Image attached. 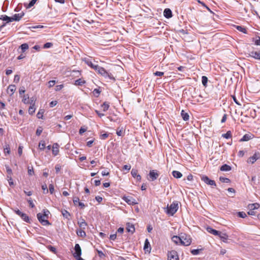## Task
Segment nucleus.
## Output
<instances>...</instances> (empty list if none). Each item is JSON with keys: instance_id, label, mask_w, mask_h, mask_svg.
I'll list each match as a JSON object with an SVG mask.
<instances>
[{"instance_id": "5fc2aeb1", "label": "nucleus", "mask_w": 260, "mask_h": 260, "mask_svg": "<svg viewBox=\"0 0 260 260\" xmlns=\"http://www.w3.org/2000/svg\"><path fill=\"white\" fill-rule=\"evenodd\" d=\"M27 202L29 203V206L31 208H32L35 207V204L33 203V202L31 198H29V199H28Z\"/></svg>"}, {"instance_id": "393cba45", "label": "nucleus", "mask_w": 260, "mask_h": 260, "mask_svg": "<svg viewBox=\"0 0 260 260\" xmlns=\"http://www.w3.org/2000/svg\"><path fill=\"white\" fill-rule=\"evenodd\" d=\"M172 175L174 178L177 179L180 178L182 176V173L178 171H173L172 172Z\"/></svg>"}, {"instance_id": "e2e57ef3", "label": "nucleus", "mask_w": 260, "mask_h": 260, "mask_svg": "<svg viewBox=\"0 0 260 260\" xmlns=\"http://www.w3.org/2000/svg\"><path fill=\"white\" fill-rule=\"evenodd\" d=\"M164 74V72H159V71H157V72H155L154 73V75L155 76H160V77L163 76Z\"/></svg>"}, {"instance_id": "5701e85b", "label": "nucleus", "mask_w": 260, "mask_h": 260, "mask_svg": "<svg viewBox=\"0 0 260 260\" xmlns=\"http://www.w3.org/2000/svg\"><path fill=\"white\" fill-rule=\"evenodd\" d=\"M172 240L176 244H179L181 243V237H180L177 236H174L172 238Z\"/></svg>"}, {"instance_id": "4468645a", "label": "nucleus", "mask_w": 260, "mask_h": 260, "mask_svg": "<svg viewBox=\"0 0 260 260\" xmlns=\"http://www.w3.org/2000/svg\"><path fill=\"white\" fill-rule=\"evenodd\" d=\"M218 236L219 237V238H220V239L224 243H228V239H229V236L228 235L226 234V233H222V232H220Z\"/></svg>"}, {"instance_id": "49530a36", "label": "nucleus", "mask_w": 260, "mask_h": 260, "mask_svg": "<svg viewBox=\"0 0 260 260\" xmlns=\"http://www.w3.org/2000/svg\"><path fill=\"white\" fill-rule=\"evenodd\" d=\"M43 111L42 110H40L38 113H37V117L39 118V119H43Z\"/></svg>"}, {"instance_id": "1a4fd4ad", "label": "nucleus", "mask_w": 260, "mask_h": 260, "mask_svg": "<svg viewBox=\"0 0 260 260\" xmlns=\"http://www.w3.org/2000/svg\"><path fill=\"white\" fill-rule=\"evenodd\" d=\"M123 199L126 203L130 205H134L138 204L136 200L132 197H124Z\"/></svg>"}, {"instance_id": "f704fd0d", "label": "nucleus", "mask_w": 260, "mask_h": 260, "mask_svg": "<svg viewBox=\"0 0 260 260\" xmlns=\"http://www.w3.org/2000/svg\"><path fill=\"white\" fill-rule=\"evenodd\" d=\"M101 107L103 108L104 111H106L109 108V104L107 102H104L102 105Z\"/></svg>"}, {"instance_id": "de8ad7c7", "label": "nucleus", "mask_w": 260, "mask_h": 260, "mask_svg": "<svg viewBox=\"0 0 260 260\" xmlns=\"http://www.w3.org/2000/svg\"><path fill=\"white\" fill-rule=\"evenodd\" d=\"M238 216L241 218H245L247 216L245 212L241 211L238 212Z\"/></svg>"}, {"instance_id": "2f4dec72", "label": "nucleus", "mask_w": 260, "mask_h": 260, "mask_svg": "<svg viewBox=\"0 0 260 260\" xmlns=\"http://www.w3.org/2000/svg\"><path fill=\"white\" fill-rule=\"evenodd\" d=\"M20 48L21 49L22 52L23 53L28 49V45L26 43H24L20 46Z\"/></svg>"}, {"instance_id": "a211bd4d", "label": "nucleus", "mask_w": 260, "mask_h": 260, "mask_svg": "<svg viewBox=\"0 0 260 260\" xmlns=\"http://www.w3.org/2000/svg\"><path fill=\"white\" fill-rule=\"evenodd\" d=\"M164 15L167 18H170L172 17V13L171 9L166 8L164 11Z\"/></svg>"}, {"instance_id": "680f3d73", "label": "nucleus", "mask_w": 260, "mask_h": 260, "mask_svg": "<svg viewBox=\"0 0 260 260\" xmlns=\"http://www.w3.org/2000/svg\"><path fill=\"white\" fill-rule=\"evenodd\" d=\"M200 249H193L191 250V253L193 255H197L199 253Z\"/></svg>"}, {"instance_id": "423d86ee", "label": "nucleus", "mask_w": 260, "mask_h": 260, "mask_svg": "<svg viewBox=\"0 0 260 260\" xmlns=\"http://www.w3.org/2000/svg\"><path fill=\"white\" fill-rule=\"evenodd\" d=\"M191 243V240L189 236L184 235L181 236V244L184 246H188Z\"/></svg>"}, {"instance_id": "f03ea898", "label": "nucleus", "mask_w": 260, "mask_h": 260, "mask_svg": "<svg viewBox=\"0 0 260 260\" xmlns=\"http://www.w3.org/2000/svg\"><path fill=\"white\" fill-rule=\"evenodd\" d=\"M94 70L100 75L103 76L105 78H109L111 80H115V78L111 73L108 72L106 70L99 65L94 67Z\"/></svg>"}, {"instance_id": "58836bf2", "label": "nucleus", "mask_w": 260, "mask_h": 260, "mask_svg": "<svg viewBox=\"0 0 260 260\" xmlns=\"http://www.w3.org/2000/svg\"><path fill=\"white\" fill-rule=\"evenodd\" d=\"M236 28L240 31L242 32L244 34H247V30L245 28L241 26H237Z\"/></svg>"}, {"instance_id": "7c9ffc66", "label": "nucleus", "mask_w": 260, "mask_h": 260, "mask_svg": "<svg viewBox=\"0 0 260 260\" xmlns=\"http://www.w3.org/2000/svg\"><path fill=\"white\" fill-rule=\"evenodd\" d=\"M4 153L5 155L10 153V147L9 145L6 144L4 147Z\"/></svg>"}, {"instance_id": "f257e3e1", "label": "nucleus", "mask_w": 260, "mask_h": 260, "mask_svg": "<svg viewBox=\"0 0 260 260\" xmlns=\"http://www.w3.org/2000/svg\"><path fill=\"white\" fill-rule=\"evenodd\" d=\"M43 213H39L37 216L39 222L43 225H50V223L47 220L49 218V214L50 212L47 209L43 210Z\"/></svg>"}, {"instance_id": "6ab92c4d", "label": "nucleus", "mask_w": 260, "mask_h": 260, "mask_svg": "<svg viewBox=\"0 0 260 260\" xmlns=\"http://www.w3.org/2000/svg\"><path fill=\"white\" fill-rule=\"evenodd\" d=\"M144 250L146 252H150L151 250V246L149 243V242L147 239H146L145 241L144 246Z\"/></svg>"}, {"instance_id": "338daca9", "label": "nucleus", "mask_w": 260, "mask_h": 260, "mask_svg": "<svg viewBox=\"0 0 260 260\" xmlns=\"http://www.w3.org/2000/svg\"><path fill=\"white\" fill-rule=\"evenodd\" d=\"M57 104V102L56 101H52L51 102H50V103L49 104L50 107H53L55 106H56Z\"/></svg>"}, {"instance_id": "b1692460", "label": "nucleus", "mask_w": 260, "mask_h": 260, "mask_svg": "<svg viewBox=\"0 0 260 260\" xmlns=\"http://www.w3.org/2000/svg\"><path fill=\"white\" fill-rule=\"evenodd\" d=\"M181 115L184 121H187L189 120V116L187 113L185 112L184 110H182L181 111Z\"/></svg>"}, {"instance_id": "79ce46f5", "label": "nucleus", "mask_w": 260, "mask_h": 260, "mask_svg": "<svg viewBox=\"0 0 260 260\" xmlns=\"http://www.w3.org/2000/svg\"><path fill=\"white\" fill-rule=\"evenodd\" d=\"M219 180L220 181L224 182V183H229L231 182V180L229 178H224V177H220L219 178Z\"/></svg>"}, {"instance_id": "3c124183", "label": "nucleus", "mask_w": 260, "mask_h": 260, "mask_svg": "<svg viewBox=\"0 0 260 260\" xmlns=\"http://www.w3.org/2000/svg\"><path fill=\"white\" fill-rule=\"evenodd\" d=\"M42 189L43 190L44 193H47L48 192V189L47 188V186L46 184H44L42 185Z\"/></svg>"}, {"instance_id": "2eb2a0df", "label": "nucleus", "mask_w": 260, "mask_h": 260, "mask_svg": "<svg viewBox=\"0 0 260 260\" xmlns=\"http://www.w3.org/2000/svg\"><path fill=\"white\" fill-rule=\"evenodd\" d=\"M24 13L22 12L21 13L15 14L11 17V19L12 21H19L21 18L24 16Z\"/></svg>"}, {"instance_id": "cd10ccee", "label": "nucleus", "mask_w": 260, "mask_h": 260, "mask_svg": "<svg viewBox=\"0 0 260 260\" xmlns=\"http://www.w3.org/2000/svg\"><path fill=\"white\" fill-rule=\"evenodd\" d=\"M220 169L222 171H229L231 170V167L226 164H224L220 167Z\"/></svg>"}, {"instance_id": "bb28decb", "label": "nucleus", "mask_w": 260, "mask_h": 260, "mask_svg": "<svg viewBox=\"0 0 260 260\" xmlns=\"http://www.w3.org/2000/svg\"><path fill=\"white\" fill-rule=\"evenodd\" d=\"M0 19L3 20V21H6L7 23L10 22H12L11 19V17H9L7 15H2L1 17H0Z\"/></svg>"}, {"instance_id": "72a5a7b5", "label": "nucleus", "mask_w": 260, "mask_h": 260, "mask_svg": "<svg viewBox=\"0 0 260 260\" xmlns=\"http://www.w3.org/2000/svg\"><path fill=\"white\" fill-rule=\"evenodd\" d=\"M251 139V136L249 134H245L240 140V141H247Z\"/></svg>"}, {"instance_id": "20e7f679", "label": "nucleus", "mask_w": 260, "mask_h": 260, "mask_svg": "<svg viewBox=\"0 0 260 260\" xmlns=\"http://www.w3.org/2000/svg\"><path fill=\"white\" fill-rule=\"evenodd\" d=\"M14 211L17 215L19 216L22 218V219H23L24 221L27 223H30V219L26 214L22 213L19 209H15Z\"/></svg>"}, {"instance_id": "c756f323", "label": "nucleus", "mask_w": 260, "mask_h": 260, "mask_svg": "<svg viewBox=\"0 0 260 260\" xmlns=\"http://www.w3.org/2000/svg\"><path fill=\"white\" fill-rule=\"evenodd\" d=\"M259 206L260 205L258 203L251 204L248 205L249 208H250L251 210L258 209L259 207Z\"/></svg>"}, {"instance_id": "f8f14e48", "label": "nucleus", "mask_w": 260, "mask_h": 260, "mask_svg": "<svg viewBox=\"0 0 260 260\" xmlns=\"http://www.w3.org/2000/svg\"><path fill=\"white\" fill-rule=\"evenodd\" d=\"M82 60L88 66L91 67L92 69L94 70V67H97L98 65H94L91 59L88 57H85L82 59Z\"/></svg>"}, {"instance_id": "a878e982", "label": "nucleus", "mask_w": 260, "mask_h": 260, "mask_svg": "<svg viewBox=\"0 0 260 260\" xmlns=\"http://www.w3.org/2000/svg\"><path fill=\"white\" fill-rule=\"evenodd\" d=\"M84 229H81L78 230L76 231V233L78 236H80L81 237H85L86 236V233L84 231Z\"/></svg>"}, {"instance_id": "603ef678", "label": "nucleus", "mask_w": 260, "mask_h": 260, "mask_svg": "<svg viewBox=\"0 0 260 260\" xmlns=\"http://www.w3.org/2000/svg\"><path fill=\"white\" fill-rule=\"evenodd\" d=\"M53 45V44L52 43H50V42H48V43H45L44 45V48H50L51 47H52Z\"/></svg>"}, {"instance_id": "6e6d98bb", "label": "nucleus", "mask_w": 260, "mask_h": 260, "mask_svg": "<svg viewBox=\"0 0 260 260\" xmlns=\"http://www.w3.org/2000/svg\"><path fill=\"white\" fill-rule=\"evenodd\" d=\"M61 168V166L59 164H57L55 167L56 173H58L60 171Z\"/></svg>"}, {"instance_id": "9d476101", "label": "nucleus", "mask_w": 260, "mask_h": 260, "mask_svg": "<svg viewBox=\"0 0 260 260\" xmlns=\"http://www.w3.org/2000/svg\"><path fill=\"white\" fill-rule=\"evenodd\" d=\"M260 158V153L256 152L252 156L250 157L248 160V162H251V164L254 163L257 159Z\"/></svg>"}, {"instance_id": "e433bc0d", "label": "nucleus", "mask_w": 260, "mask_h": 260, "mask_svg": "<svg viewBox=\"0 0 260 260\" xmlns=\"http://www.w3.org/2000/svg\"><path fill=\"white\" fill-rule=\"evenodd\" d=\"M85 83V81L84 80H82L81 79H79L75 81V85H82Z\"/></svg>"}, {"instance_id": "4d7b16f0", "label": "nucleus", "mask_w": 260, "mask_h": 260, "mask_svg": "<svg viewBox=\"0 0 260 260\" xmlns=\"http://www.w3.org/2000/svg\"><path fill=\"white\" fill-rule=\"evenodd\" d=\"M34 174V169L32 167L31 168H28V174L30 176Z\"/></svg>"}, {"instance_id": "4c0bfd02", "label": "nucleus", "mask_w": 260, "mask_h": 260, "mask_svg": "<svg viewBox=\"0 0 260 260\" xmlns=\"http://www.w3.org/2000/svg\"><path fill=\"white\" fill-rule=\"evenodd\" d=\"M222 136L225 139H229L232 137L231 131H228L225 134L222 135Z\"/></svg>"}, {"instance_id": "ea45409f", "label": "nucleus", "mask_w": 260, "mask_h": 260, "mask_svg": "<svg viewBox=\"0 0 260 260\" xmlns=\"http://www.w3.org/2000/svg\"><path fill=\"white\" fill-rule=\"evenodd\" d=\"M39 147L40 150H43L45 147V143L44 141H41L39 144Z\"/></svg>"}, {"instance_id": "09e8293b", "label": "nucleus", "mask_w": 260, "mask_h": 260, "mask_svg": "<svg viewBox=\"0 0 260 260\" xmlns=\"http://www.w3.org/2000/svg\"><path fill=\"white\" fill-rule=\"evenodd\" d=\"M5 167H6L7 172L8 173L7 175L12 176V169L8 166H6Z\"/></svg>"}, {"instance_id": "a18cd8bd", "label": "nucleus", "mask_w": 260, "mask_h": 260, "mask_svg": "<svg viewBox=\"0 0 260 260\" xmlns=\"http://www.w3.org/2000/svg\"><path fill=\"white\" fill-rule=\"evenodd\" d=\"M47 248L51 252H53L54 253H56V249L55 247L52 246L51 245H48L47 246Z\"/></svg>"}, {"instance_id": "4be33fe9", "label": "nucleus", "mask_w": 260, "mask_h": 260, "mask_svg": "<svg viewBox=\"0 0 260 260\" xmlns=\"http://www.w3.org/2000/svg\"><path fill=\"white\" fill-rule=\"evenodd\" d=\"M206 230H207V232H209V233H211V234H212L214 235H216V236H218L220 232V231L214 230L209 226L207 227Z\"/></svg>"}, {"instance_id": "8fccbe9b", "label": "nucleus", "mask_w": 260, "mask_h": 260, "mask_svg": "<svg viewBox=\"0 0 260 260\" xmlns=\"http://www.w3.org/2000/svg\"><path fill=\"white\" fill-rule=\"evenodd\" d=\"M131 174L133 177H136V176L138 175V171L136 169H133L131 171Z\"/></svg>"}, {"instance_id": "412c9836", "label": "nucleus", "mask_w": 260, "mask_h": 260, "mask_svg": "<svg viewBox=\"0 0 260 260\" xmlns=\"http://www.w3.org/2000/svg\"><path fill=\"white\" fill-rule=\"evenodd\" d=\"M16 90V86L15 85H10L7 89V93L12 95L14 94Z\"/></svg>"}, {"instance_id": "0e129e2a", "label": "nucleus", "mask_w": 260, "mask_h": 260, "mask_svg": "<svg viewBox=\"0 0 260 260\" xmlns=\"http://www.w3.org/2000/svg\"><path fill=\"white\" fill-rule=\"evenodd\" d=\"M101 91H100V90L99 89H94V90H93V93L94 94V95H96V96H98L100 94Z\"/></svg>"}, {"instance_id": "052dcab7", "label": "nucleus", "mask_w": 260, "mask_h": 260, "mask_svg": "<svg viewBox=\"0 0 260 260\" xmlns=\"http://www.w3.org/2000/svg\"><path fill=\"white\" fill-rule=\"evenodd\" d=\"M73 201L75 205H76V204H77V203L79 204V202H80L79 198L78 197H75L73 199Z\"/></svg>"}, {"instance_id": "bf43d9fd", "label": "nucleus", "mask_w": 260, "mask_h": 260, "mask_svg": "<svg viewBox=\"0 0 260 260\" xmlns=\"http://www.w3.org/2000/svg\"><path fill=\"white\" fill-rule=\"evenodd\" d=\"M55 80L49 81L48 83L49 87H53L55 85Z\"/></svg>"}, {"instance_id": "c03bdc74", "label": "nucleus", "mask_w": 260, "mask_h": 260, "mask_svg": "<svg viewBox=\"0 0 260 260\" xmlns=\"http://www.w3.org/2000/svg\"><path fill=\"white\" fill-rule=\"evenodd\" d=\"M29 96L28 95H23V98L22 99V102L24 104H28L29 102Z\"/></svg>"}, {"instance_id": "c85d7f7f", "label": "nucleus", "mask_w": 260, "mask_h": 260, "mask_svg": "<svg viewBox=\"0 0 260 260\" xmlns=\"http://www.w3.org/2000/svg\"><path fill=\"white\" fill-rule=\"evenodd\" d=\"M37 1V0H31L28 4H24V6L26 9H29L36 4Z\"/></svg>"}, {"instance_id": "473e14b6", "label": "nucleus", "mask_w": 260, "mask_h": 260, "mask_svg": "<svg viewBox=\"0 0 260 260\" xmlns=\"http://www.w3.org/2000/svg\"><path fill=\"white\" fill-rule=\"evenodd\" d=\"M61 213L63 216L67 219H69L71 216L70 213L66 210H62Z\"/></svg>"}, {"instance_id": "7ed1b4c3", "label": "nucleus", "mask_w": 260, "mask_h": 260, "mask_svg": "<svg viewBox=\"0 0 260 260\" xmlns=\"http://www.w3.org/2000/svg\"><path fill=\"white\" fill-rule=\"evenodd\" d=\"M178 209V203L177 201L173 202L170 206H168L166 213L173 216Z\"/></svg>"}, {"instance_id": "864d4df0", "label": "nucleus", "mask_w": 260, "mask_h": 260, "mask_svg": "<svg viewBox=\"0 0 260 260\" xmlns=\"http://www.w3.org/2000/svg\"><path fill=\"white\" fill-rule=\"evenodd\" d=\"M49 189L51 194H52L54 192V188L53 184H50L49 185Z\"/></svg>"}, {"instance_id": "f3484780", "label": "nucleus", "mask_w": 260, "mask_h": 260, "mask_svg": "<svg viewBox=\"0 0 260 260\" xmlns=\"http://www.w3.org/2000/svg\"><path fill=\"white\" fill-rule=\"evenodd\" d=\"M126 229L128 232L131 233L132 234H133L135 231L134 225L130 223H127L126 224Z\"/></svg>"}, {"instance_id": "6e6552de", "label": "nucleus", "mask_w": 260, "mask_h": 260, "mask_svg": "<svg viewBox=\"0 0 260 260\" xmlns=\"http://www.w3.org/2000/svg\"><path fill=\"white\" fill-rule=\"evenodd\" d=\"M202 180L203 181L207 184L210 185L211 186H216L215 182L213 180L210 179L209 178V177L206 176H202Z\"/></svg>"}, {"instance_id": "13d9d810", "label": "nucleus", "mask_w": 260, "mask_h": 260, "mask_svg": "<svg viewBox=\"0 0 260 260\" xmlns=\"http://www.w3.org/2000/svg\"><path fill=\"white\" fill-rule=\"evenodd\" d=\"M25 91V88L22 86L19 88V92L20 95L23 94Z\"/></svg>"}, {"instance_id": "69168bd1", "label": "nucleus", "mask_w": 260, "mask_h": 260, "mask_svg": "<svg viewBox=\"0 0 260 260\" xmlns=\"http://www.w3.org/2000/svg\"><path fill=\"white\" fill-rule=\"evenodd\" d=\"M108 136H109L108 134L105 133V134H102L101 135V138L102 139H104H104H106V138H107Z\"/></svg>"}, {"instance_id": "c9c22d12", "label": "nucleus", "mask_w": 260, "mask_h": 260, "mask_svg": "<svg viewBox=\"0 0 260 260\" xmlns=\"http://www.w3.org/2000/svg\"><path fill=\"white\" fill-rule=\"evenodd\" d=\"M36 108H35V105L33 104L32 105L30 106L28 109V113L29 114L32 115L35 112Z\"/></svg>"}, {"instance_id": "dca6fc26", "label": "nucleus", "mask_w": 260, "mask_h": 260, "mask_svg": "<svg viewBox=\"0 0 260 260\" xmlns=\"http://www.w3.org/2000/svg\"><path fill=\"white\" fill-rule=\"evenodd\" d=\"M52 150L53 154L54 156L57 155L59 152V145L57 143L53 144Z\"/></svg>"}, {"instance_id": "a19ab883", "label": "nucleus", "mask_w": 260, "mask_h": 260, "mask_svg": "<svg viewBox=\"0 0 260 260\" xmlns=\"http://www.w3.org/2000/svg\"><path fill=\"white\" fill-rule=\"evenodd\" d=\"M208 82V78L206 76H203L202 77V82L204 86H206Z\"/></svg>"}, {"instance_id": "9b49d317", "label": "nucleus", "mask_w": 260, "mask_h": 260, "mask_svg": "<svg viewBox=\"0 0 260 260\" xmlns=\"http://www.w3.org/2000/svg\"><path fill=\"white\" fill-rule=\"evenodd\" d=\"M75 252L73 254V255L75 257H79L81 255V247L78 244H76L75 246Z\"/></svg>"}, {"instance_id": "aec40b11", "label": "nucleus", "mask_w": 260, "mask_h": 260, "mask_svg": "<svg viewBox=\"0 0 260 260\" xmlns=\"http://www.w3.org/2000/svg\"><path fill=\"white\" fill-rule=\"evenodd\" d=\"M78 224L80 228L81 229H85L87 225L86 222L84 219H81L79 221H78Z\"/></svg>"}, {"instance_id": "774afa93", "label": "nucleus", "mask_w": 260, "mask_h": 260, "mask_svg": "<svg viewBox=\"0 0 260 260\" xmlns=\"http://www.w3.org/2000/svg\"><path fill=\"white\" fill-rule=\"evenodd\" d=\"M255 44L256 45L260 46V37H258L257 39L255 41Z\"/></svg>"}, {"instance_id": "0eeeda50", "label": "nucleus", "mask_w": 260, "mask_h": 260, "mask_svg": "<svg viewBox=\"0 0 260 260\" xmlns=\"http://www.w3.org/2000/svg\"><path fill=\"white\" fill-rule=\"evenodd\" d=\"M168 260H179L177 252L175 250H172L168 252Z\"/></svg>"}, {"instance_id": "37998d69", "label": "nucleus", "mask_w": 260, "mask_h": 260, "mask_svg": "<svg viewBox=\"0 0 260 260\" xmlns=\"http://www.w3.org/2000/svg\"><path fill=\"white\" fill-rule=\"evenodd\" d=\"M7 180L9 182V184L10 186H12L14 185V182L12 178V176L10 175H7Z\"/></svg>"}, {"instance_id": "ddd939ff", "label": "nucleus", "mask_w": 260, "mask_h": 260, "mask_svg": "<svg viewBox=\"0 0 260 260\" xmlns=\"http://www.w3.org/2000/svg\"><path fill=\"white\" fill-rule=\"evenodd\" d=\"M249 56L252 57L256 59L260 60V51H251L249 54Z\"/></svg>"}, {"instance_id": "39448f33", "label": "nucleus", "mask_w": 260, "mask_h": 260, "mask_svg": "<svg viewBox=\"0 0 260 260\" xmlns=\"http://www.w3.org/2000/svg\"><path fill=\"white\" fill-rule=\"evenodd\" d=\"M159 175V173L158 171L154 170H150L149 174V180L150 181H154L158 177Z\"/></svg>"}]
</instances>
